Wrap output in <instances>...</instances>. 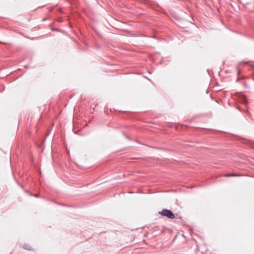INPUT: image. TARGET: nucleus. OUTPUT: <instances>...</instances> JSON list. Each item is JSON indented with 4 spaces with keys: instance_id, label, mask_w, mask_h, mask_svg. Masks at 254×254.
<instances>
[{
    "instance_id": "4",
    "label": "nucleus",
    "mask_w": 254,
    "mask_h": 254,
    "mask_svg": "<svg viewBox=\"0 0 254 254\" xmlns=\"http://www.w3.org/2000/svg\"><path fill=\"white\" fill-rule=\"evenodd\" d=\"M243 99H244V102L246 101V97L244 95H242Z\"/></svg>"
},
{
    "instance_id": "1",
    "label": "nucleus",
    "mask_w": 254,
    "mask_h": 254,
    "mask_svg": "<svg viewBox=\"0 0 254 254\" xmlns=\"http://www.w3.org/2000/svg\"><path fill=\"white\" fill-rule=\"evenodd\" d=\"M159 214L171 219H174L175 217V215L171 210L166 209H164L161 211H159Z\"/></svg>"
},
{
    "instance_id": "3",
    "label": "nucleus",
    "mask_w": 254,
    "mask_h": 254,
    "mask_svg": "<svg viewBox=\"0 0 254 254\" xmlns=\"http://www.w3.org/2000/svg\"><path fill=\"white\" fill-rule=\"evenodd\" d=\"M22 248L25 250H27L29 251L33 250V249L31 248V247H30V246H29L28 245H27V244L24 245L23 246Z\"/></svg>"
},
{
    "instance_id": "6",
    "label": "nucleus",
    "mask_w": 254,
    "mask_h": 254,
    "mask_svg": "<svg viewBox=\"0 0 254 254\" xmlns=\"http://www.w3.org/2000/svg\"><path fill=\"white\" fill-rule=\"evenodd\" d=\"M240 71H239L238 69V71H237V72H238V74H239Z\"/></svg>"
},
{
    "instance_id": "2",
    "label": "nucleus",
    "mask_w": 254,
    "mask_h": 254,
    "mask_svg": "<svg viewBox=\"0 0 254 254\" xmlns=\"http://www.w3.org/2000/svg\"><path fill=\"white\" fill-rule=\"evenodd\" d=\"M241 175L238 174H235V173H231V174H227L224 175V176L226 177H239L241 176Z\"/></svg>"
},
{
    "instance_id": "5",
    "label": "nucleus",
    "mask_w": 254,
    "mask_h": 254,
    "mask_svg": "<svg viewBox=\"0 0 254 254\" xmlns=\"http://www.w3.org/2000/svg\"><path fill=\"white\" fill-rule=\"evenodd\" d=\"M153 231H156L158 230V227H156L153 228Z\"/></svg>"
}]
</instances>
